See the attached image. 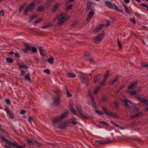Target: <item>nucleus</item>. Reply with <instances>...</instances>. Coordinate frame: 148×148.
<instances>
[{
	"label": "nucleus",
	"instance_id": "09e8293b",
	"mask_svg": "<svg viewBox=\"0 0 148 148\" xmlns=\"http://www.w3.org/2000/svg\"><path fill=\"white\" fill-rule=\"evenodd\" d=\"M100 124H103L104 125H108V123H106V122L104 121H100L99 122Z\"/></svg>",
	"mask_w": 148,
	"mask_h": 148
},
{
	"label": "nucleus",
	"instance_id": "c756f323",
	"mask_svg": "<svg viewBox=\"0 0 148 148\" xmlns=\"http://www.w3.org/2000/svg\"><path fill=\"white\" fill-rule=\"evenodd\" d=\"M123 6L124 7L125 9V12L128 14H129L130 11L129 10V8L125 5H123Z\"/></svg>",
	"mask_w": 148,
	"mask_h": 148
},
{
	"label": "nucleus",
	"instance_id": "aec40b11",
	"mask_svg": "<svg viewBox=\"0 0 148 148\" xmlns=\"http://www.w3.org/2000/svg\"><path fill=\"white\" fill-rule=\"evenodd\" d=\"M102 27L103 26L102 25H99L97 27L96 29L94 31L93 33L95 34L97 33L101 29Z\"/></svg>",
	"mask_w": 148,
	"mask_h": 148
},
{
	"label": "nucleus",
	"instance_id": "774afa93",
	"mask_svg": "<svg viewBox=\"0 0 148 148\" xmlns=\"http://www.w3.org/2000/svg\"><path fill=\"white\" fill-rule=\"evenodd\" d=\"M71 123L74 125H76L77 124V121H74L71 122Z\"/></svg>",
	"mask_w": 148,
	"mask_h": 148
},
{
	"label": "nucleus",
	"instance_id": "bb28decb",
	"mask_svg": "<svg viewBox=\"0 0 148 148\" xmlns=\"http://www.w3.org/2000/svg\"><path fill=\"white\" fill-rule=\"evenodd\" d=\"M54 123H58L59 122L61 121L60 120L59 118H56L53 119L52 120Z\"/></svg>",
	"mask_w": 148,
	"mask_h": 148
},
{
	"label": "nucleus",
	"instance_id": "ddd939ff",
	"mask_svg": "<svg viewBox=\"0 0 148 148\" xmlns=\"http://www.w3.org/2000/svg\"><path fill=\"white\" fill-rule=\"evenodd\" d=\"M4 110L8 114L10 119H14V116L13 113H12L10 112L9 108L8 107H5Z\"/></svg>",
	"mask_w": 148,
	"mask_h": 148
},
{
	"label": "nucleus",
	"instance_id": "0eeeda50",
	"mask_svg": "<svg viewBox=\"0 0 148 148\" xmlns=\"http://www.w3.org/2000/svg\"><path fill=\"white\" fill-rule=\"evenodd\" d=\"M104 35V34L103 33L98 34L94 41V42L95 43H98L103 38Z\"/></svg>",
	"mask_w": 148,
	"mask_h": 148
},
{
	"label": "nucleus",
	"instance_id": "1a4fd4ad",
	"mask_svg": "<svg viewBox=\"0 0 148 148\" xmlns=\"http://www.w3.org/2000/svg\"><path fill=\"white\" fill-rule=\"evenodd\" d=\"M53 98V106H55L58 105L60 103V100L59 96L58 95L57 96H54Z\"/></svg>",
	"mask_w": 148,
	"mask_h": 148
},
{
	"label": "nucleus",
	"instance_id": "a878e982",
	"mask_svg": "<svg viewBox=\"0 0 148 148\" xmlns=\"http://www.w3.org/2000/svg\"><path fill=\"white\" fill-rule=\"evenodd\" d=\"M29 73H28L27 75H25L24 77H25V80H27L30 82H31V79L29 76Z\"/></svg>",
	"mask_w": 148,
	"mask_h": 148
},
{
	"label": "nucleus",
	"instance_id": "412c9836",
	"mask_svg": "<svg viewBox=\"0 0 148 148\" xmlns=\"http://www.w3.org/2000/svg\"><path fill=\"white\" fill-rule=\"evenodd\" d=\"M67 76L71 78H75L76 77V75L74 73H67Z\"/></svg>",
	"mask_w": 148,
	"mask_h": 148
},
{
	"label": "nucleus",
	"instance_id": "2f4dec72",
	"mask_svg": "<svg viewBox=\"0 0 148 148\" xmlns=\"http://www.w3.org/2000/svg\"><path fill=\"white\" fill-rule=\"evenodd\" d=\"M37 10L38 11L43 12L44 11V9L43 6H40L37 8Z\"/></svg>",
	"mask_w": 148,
	"mask_h": 148
},
{
	"label": "nucleus",
	"instance_id": "ea45409f",
	"mask_svg": "<svg viewBox=\"0 0 148 148\" xmlns=\"http://www.w3.org/2000/svg\"><path fill=\"white\" fill-rule=\"evenodd\" d=\"M70 110L71 112H72L74 114H76V112L75 111V110H74L73 107L70 108Z\"/></svg>",
	"mask_w": 148,
	"mask_h": 148
},
{
	"label": "nucleus",
	"instance_id": "338daca9",
	"mask_svg": "<svg viewBox=\"0 0 148 148\" xmlns=\"http://www.w3.org/2000/svg\"><path fill=\"white\" fill-rule=\"evenodd\" d=\"M32 118L31 116H30L28 117V121L29 122H31V121H32Z\"/></svg>",
	"mask_w": 148,
	"mask_h": 148
},
{
	"label": "nucleus",
	"instance_id": "8fccbe9b",
	"mask_svg": "<svg viewBox=\"0 0 148 148\" xmlns=\"http://www.w3.org/2000/svg\"><path fill=\"white\" fill-rule=\"evenodd\" d=\"M114 105L116 108H118L119 106V103L116 101H115L114 103Z\"/></svg>",
	"mask_w": 148,
	"mask_h": 148
},
{
	"label": "nucleus",
	"instance_id": "e2e57ef3",
	"mask_svg": "<svg viewBox=\"0 0 148 148\" xmlns=\"http://www.w3.org/2000/svg\"><path fill=\"white\" fill-rule=\"evenodd\" d=\"M80 115H81L82 116V117H83V118H85L86 119H88L87 117V116L86 115H85L84 114V113H82Z\"/></svg>",
	"mask_w": 148,
	"mask_h": 148
},
{
	"label": "nucleus",
	"instance_id": "0e129e2a",
	"mask_svg": "<svg viewBox=\"0 0 148 148\" xmlns=\"http://www.w3.org/2000/svg\"><path fill=\"white\" fill-rule=\"evenodd\" d=\"M130 21L131 22L133 23L134 24L135 23H136V21L135 19L133 18H130Z\"/></svg>",
	"mask_w": 148,
	"mask_h": 148
},
{
	"label": "nucleus",
	"instance_id": "69168bd1",
	"mask_svg": "<svg viewBox=\"0 0 148 148\" xmlns=\"http://www.w3.org/2000/svg\"><path fill=\"white\" fill-rule=\"evenodd\" d=\"M67 95L68 97H71L72 95L68 91H67Z\"/></svg>",
	"mask_w": 148,
	"mask_h": 148
},
{
	"label": "nucleus",
	"instance_id": "393cba45",
	"mask_svg": "<svg viewBox=\"0 0 148 148\" xmlns=\"http://www.w3.org/2000/svg\"><path fill=\"white\" fill-rule=\"evenodd\" d=\"M54 60V59L53 57H51L48 59V61L49 64H52L53 63V61Z\"/></svg>",
	"mask_w": 148,
	"mask_h": 148
},
{
	"label": "nucleus",
	"instance_id": "f3484780",
	"mask_svg": "<svg viewBox=\"0 0 148 148\" xmlns=\"http://www.w3.org/2000/svg\"><path fill=\"white\" fill-rule=\"evenodd\" d=\"M59 5L60 4L59 3H56L53 6L51 12L53 13L55 12Z\"/></svg>",
	"mask_w": 148,
	"mask_h": 148
},
{
	"label": "nucleus",
	"instance_id": "7c9ffc66",
	"mask_svg": "<svg viewBox=\"0 0 148 148\" xmlns=\"http://www.w3.org/2000/svg\"><path fill=\"white\" fill-rule=\"evenodd\" d=\"M6 61L10 63H12L14 62L13 60L11 58H8L6 59Z\"/></svg>",
	"mask_w": 148,
	"mask_h": 148
},
{
	"label": "nucleus",
	"instance_id": "5fc2aeb1",
	"mask_svg": "<svg viewBox=\"0 0 148 148\" xmlns=\"http://www.w3.org/2000/svg\"><path fill=\"white\" fill-rule=\"evenodd\" d=\"M15 57L19 58L20 57V55L19 53L18 52H16L15 53Z\"/></svg>",
	"mask_w": 148,
	"mask_h": 148
},
{
	"label": "nucleus",
	"instance_id": "bf43d9fd",
	"mask_svg": "<svg viewBox=\"0 0 148 148\" xmlns=\"http://www.w3.org/2000/svg\"><path fill=\"white\" fill-rule=\"evenodd\" d=\"M50 26V25H44V26H43L42 27V29H44V28H48V27L49 26Z\"/></svg>",
	"mask_w": 148,
	"mask_h": 148
},
{
	"label": "nucleus",
	"instance_id": "9d476101",
	"mask_svg": "<svg viewBox=\"0 0 148 148\" xmlns=\"http://www.w3.org/2000/svg\"><path fill=\"white\" fill-rule=\"evenodd\" d=\"M86 5L87 7L86 10V11H88L90 9L91 10H92L95 8L94 5L90 2H87Z\"/></svg>",
	"mask_w": 148,
	"mask_h": 148
},
{
	"label": "nucleus",
	"instance_id": "e433bc0d",
	"mask_svg": "<svg viewBox=\"0 0 148 148\" xmlns=\"http://www.w3.org/2000/svg\"><path fill=\"white\" fill-rule=\"evenodd\" d=\"M39 50L41 56H44L45 55L44 54V53H43V50L41 47H39Z\"/></svg>",
	"mask_w": 148,
	"mask_h": 148
},
{
	"label": "nucleus",
	"instance_id": "a211bd4d",
	"mask_svg": "<svg viewBox=\"0 0 148 148\" xmlns=\"http://www.w3.org/2000/svg\"><path fill=\"white\" fill-rule=\"evenodd\" d=\"M138 81H136L130 84L128 87V89H132L133 87L136 86L138 83Z\"/></svg>",
	"mask_w": 148,
	"mask_h": 148
},
{
	"label": "nucleus",
	"instance_id": "de8ad7c7",
	"mask_svg": "<svg viewBox=\"0 0 148 148\" xmlns=\"http://www.w3.org/2000/svg\"><path fill=\"white\" fill-rule=\"evenodd\" d=\"M10 145H11L8 144V145H3V146L5 148H11Z\"/></svg>",
	"mask_w": 148,
	"mask_h": 148
},
{
	"label": "nucleus",
	"instance_id": "5701e85b",
	"mask_svg": "<svg viewBox=\"0 0 148 148\" xmlns=\"http://www.w3.org/2000/svg\"><path fill=\"white\" fill-rule=\"evenodd\" d=\"M114 9L116 11H118L122 13H123V11L122 9H119L118 8L117 6H116L115 4H114Z\"/></svg>",
	"mask_w": 148,
	"mask_h": 148
},
{
	"label": "nucleus",
	"instance_id": "6e6d98bb",
	"mask_svg": "<svg viewBox=\"0 0 148 148\" xmlns=\"http://www.w3.org/2000/svg\"><path fill=\"white\" fill-rule=\"evenodd\" d=\"M69 105L70 108L73 107V103L72 102L70 101V102H69Z\"/></svg>",
	"mask_w": 148,
	"mask_h": 148
},
{
	"label": "nucleus",
	"instance_id": "4d7b16f0",
	"mask_svg": "<svg viewBox=\"0 0 148 148\" xmlns=\"http://www.w3.org/2000/svg\"><path fill=\"white\" fill-rule=\"evenodd\" d=\"M77 110L78 111L80 115H81L83 113L82 111V110L79 108V109H77Z\"/></svg>",
	"mask_w": 148,
	"mask_h": 148
},
{
	"label": "nucleus",
	"instance_id": "f03ea898",
	"mask_svg": "<svg viewBox=\"0 0 148 148\" xmlns=\"http://www.w3.org/2000/svg\"><path fill=\"white\" fill-rule=\"evenodd\" d=\"M34 5L35 3L34 2H32L28 5L25 9L24 14L26 15L29 11H32L34 9Z\"/></svg>",
	"mask_w": 148,
	"mask_h": 148
},
{
	"label": "nucleus",
	"instance_id": "f8f14e48",
	"mask_svg": "<svg viewBox=\"0 0 148 148\" xmlns=\"http://www.w3.org/2000/svg\"><path fill=\"white\" fill-rule=\"evenodd\" d=\"M112 141L111 140H108L106 141L97 140L95 142V143L97 145H99L100 144H108L110 143H111Z\"/></svg>",
	"mask_w": 148,
	"mask_h": 148
},
{
	"label": "nucleus",
	"instance_id": "473e14b6",
	"mask_svg": "<svg viewBox=\"0 0 148 148\" xmlns=\"http://www.w3.org/2000/svg\"><path fill=\"white\" fill-rule=\"evenodd\" d=\"M101 87H98L96 88L94 91V93L95 94H97L101 89Z\"/></svg>",
	"mask_w": 148,
	"mask_h": 148
},
{
	"label": "nucleus",
	"instance_id": "72a5a7b5",
	"mask_svg": "<svg viewBox=\"0 0 148 148\" xmlns=\"http://www.w3.org/2000/svg\"><path fill=\"white\" fill-rule=\"evenodd\" d=\"M26 5V3H25L19 8V10L20 12H21V10L24 8Z\"/></svg>",
	"mask_w": 148,
	"mask_h": 148
},
{
	"label": "nucleus",
	"instance_id": "4be33fe9",
	"mask_svg": "<svg viewBox=\"0 0 148 148\" xmlns=\"http://www.w3.org/2000/svg\"><path fill=\"white\" fill-rule=\"evenodd\" d=\"M67 113L65 112L61 115L60 118H59L61 121L67 116Z\"/></svg>",
	"mask_w": 148,
	"mask_h": 148
},
{
	"label": "nucleus",
	"instance_id": "9b49d317",
	"mask_svg": "<svg viewBox=\"0 0 148 148\" xmlns=\"http://www.w3.org/2000/svg\"><path fill=\"white\" fill-rule=\"evenodd\" d=\"M84 58H86V61H89L90 63H94L95 61L90 55L89 54L87 56L84 57Z\"/></svg>",
	"mask_w": 148,
	"mask_h": 148
},
{
	"label": "nucleus",
	"instance_id": "37998d69",
	"mask_svg": "<svg viewBox=\"0 0 148 148\" xmlns=\"http://www.w3.org/2000/svg\"><path fill=\"white\" fill-rule=\"evenodd\" d=\"M5 102L7 104L10 105L11 103L10 100L9 99H6L5 100Z\"/></svg>",
	"mask_w": 148,
	"mask_h": 148
},
{
	"label": "nucleus",
	"instance_id": "603ef678",
	"mask_svg": "<svg viewBox=\"0 0 148 148\" xmlns=\"http://www.w3.org/2000/svg\"><path fill=\"white\" fill-rule=\"evenodd\" d=\"M73 5L72 4L66 7V9L68 10L71 9L73 7Z\"/></svg>",
	"mask_w": 148,
	"mask_h": 148
},
{
	"label": "nucleus",
	"instance_id": "20e7f679",
	"mask_svg": "<svg viewBox=\"0 0 148 148\" xmlns=\"http://www.w3.org/2000/svg\"><path fill=\"white\" fill-rule=\"evenodd\" d=\"M23 44L25 47L21 49L23 52L26 54L28 51H31V46L28 43L25 42Z\"/></svg>",
	"mask_w": 148,
	"mask_h": 148
},
{
	"label": "nucleus",
	"instance_id": "680f3d73",
	"mask_svg": "<svg viewBox=\"0 0 148 148\" xmlns=\"http://www.w3.org/2000/svg\"><path fill=\"white\" fill-rule=\"evenodd\" d=\"M140 5L146 8H147L148 7V5L146 4L145 3H141V4H140Z\"/></svg>",
	"mask_w": 148,
	"mask_h": 148
},
{
	"label": "nucleus",
	"instance_id": "39448f33",
	"mask_svg": "<svg viewBox=\"0 0 148 148\" xmlns=\"http://www.w3.org/2000/svg\"><path fill=\"white\" fill-rule=\"evenodd\" d=\"M66 20L65 15L64 14H61L58 16V20L59 22L58 23L59 25H62Z\"/></svg>",
	"mask_w": 148,
	"mask_h": 148
},
{
	"label": "nucleus",
	"instance_id": "b1692460",
	"mask_svg": "<svg viewBox=\"0 0 148 148\" xmlns=\"http://www.w3.org/2000/svg\"><path fill=\"white\" fill-rule=\"evenodd\" d=\"M27 142L31 145H34L35 144V141H34L32 139L27 140Z\"/></svg>",
	"mask_w": 148,
	"mask_h": 148
},
{
	"label": "nucleus",
	"instance_id": "052dcab7",
	"mask_svg": "<svg viewBox=\"0 0 148 148\" xmlns=\"http://www.w3.org/2000/svg\"><path fill=\"white\" fill-rule=\"evenodd\" d=\"M106 81V80H104V79H103L102 82L100 83L101 85V86H104Z\"/></svg>",
	"mask_w": 148,
	"mask_h": 148
},
{
	"label": "nucleus",
	"instance_id": "f704fd0d",
	"mask_svg": "<svg viewBox=\"0 0 148 148\" xmlns=\"http://www.w3.org/2000/svg\"><path fill=\"white\" fill-rule=\"evenodd\" d=\"M32 51L34 53H36L37 51V49L34 47H31V51Z\"/></svg>",
	"mask_w": 148,
	"mask_h": 148
},
{
	"label": "nucleus",
	"instance_id": "a18cd8bd",
	"mask_svg": "<svg viewBox=\"0 0 148 148\" xmlns=\"http://www.w3.org/2000/svg\"><path fill=\"white\" fill-rule=\"evenodd\" d=\"M111 122L113 125L115 126L116 127H119V125L116 124V123L114 122L113 121H111Z\"/></svg>",
	"mask_w": 148,
	"mask_h": 148
},
{
	"label": "nucleus",
	"instance_id": "c85d7f7f",
	"mask_svg": "<svg viewBox=\"0 0 148 148\" xmlns=\"http://www.w3.org/2000/svg\"><path fill=\"white\" fill-rule=\"evenodd\" d=\"M118 79V78L117 77L115 78L112 81H111L109 83V84L112 85L115 82L117 81Z\"/></svg>",
	"mask_w": 148,
	"mask_h": 148
},
{
	"label": "nucleus",
	"instance_id": "49530a36",
	"mask_svg": "<svg viewBox=\"0 0 148 148\" xmlns=\"http://www.w3.org/2000/svg\"><path fill=\"white\" fill-rule=\"evenodd\" d=\"M66 127V124H62L60 126V128L62 129H64Z\"/></svg>",
	"mask_w": 148,
	"mask_h": 148
},
{
	"label": "nucleus",
	"instance_id": "cd10ccee",
	"mask_svg": "<svg viewBox=\"0 0 148 148\" xmlns=\"http://www.w3.org/2000/svg\"><path fill=\"white\" fill-rule=\"evenodd\" d=\"M100 79L99 75H97L95 76L94 78V82L95 83L97 82Z\"/></svg>",
	"mask_w": 148,
	"mask_h": 148
},
{
	"label": "nucleus",
	"instance_id": "c03bdc74",
	"mask_svg": "<svg viewBox=\"0 0 148 148\" xmlns=\"http://www.w3.org/2000/svg\"><path fill=\"white\" fill-rule=\"evenodd\" d=\"M44 72L47 74H49L50 73V71L48 69L44 70Z\"/></svg>",
	"mask_w": 148,
	"mask_h": 148
},
{
	"label": "nucleus",
	"instance_id": "f257e3e1",
	"mask_svg": "<svg viewBox=\"0 0 148 148\" xmlns=\"http://www.w3.org/2000/svg\"><path fill=\"white\" fill-rule=\"evenodd\" d=\"M135 97L139 101L143 103L146 111H148V100L144 98L140 97L138 95H136Z\"/></svg>",
	"mask_w": 148,
	"mask_h": 148
},
{
	"label": "nucleus",
	"instance_id": "423d86ee",
	"mask_svg": "<svg viewBox=\"0 0 148 148\" xmlns=\"http://www.w3.org/2000/svg\"><path fill=\"white\" fill-rule=\"evenodd\" d=\"M79 80L83 84L85 85L88 84L89 79L87 77L83 76H80L79 77Z\"/></svg>",
	"mask_w": 148,
	"mask_h": 148
},
{
	"label": "nucleus",
	"instance_id": "6ab92c4d",
	"mask_svg": "<svg viewBox=\"0 0 148 148\" xmlns=\"http://www.w3.org/2000/svg\"><path fill=\"white\" fill-rule=\"evenodd\" d=\"M11 144V146L12 147H15V148H24L21 145H18L17 144L13 142Z\"/></svg>",
	"mask_w": 148,
	"mask_h": 148
},
{
	"label": "nucleus",
	"instance_id": "4468645a",
	"mask_svg": "<svg viewBox=\"0 0 148 148\" xmlns=\"http://www.w3.org/2000/svg\"><path fill=\"white\" fill-rule=\"evenodd\" d=\"M1 138L3 140L1 143L2 145H3L4 143V141L7 143L11 145V144H12V143H13V142H12L11 141L7 139H6L5 137L3 136H1Z\"/></svg>",
	"mask_w": 148,
	"mask_h": 148
},
{
	"label": "nucleus",
	"instance_id": "4c0bfd02",
	"mask_svg": "<svg viewBox=\"0 0 148 148\" xmlns=\"http://www.w3.org/2000/svg\"><path fill=\"white\" fill-rule=\"evenodd\" d=\"M95 112L99 115H102L103 114V112L100 110H96Z\"/></svg>",
	"mask_w": 148,
	"mask_h": 148
},
{
	"label": "nucleus",
	"instance_id": "dca6fc26",
	"mask_svg": "<svg viewBox=\"0 0 148 148\" xmlns=\"http://www.w3.org/2000/svg\"><path fill=\"white\" fill-rule=\"evenodd\" d=\"M94 14V11L93 10H90V11L89 14L88 16L87 20L88 21H89L91 19L92 17L93 16Z\"/></svg>",
	"mask_w": 148,
	"mask_h": 148
},
{
	"label": "nucleus",
	"instance_id": "c9c22d12",
	"mask_svg": "<svg viewBox=\"0 0 148 148\" xmlns=\"http://www.w3.org/2000/svg\"><path fill=\"white\" fill-rule=\"evenodd\" d=\"M128 92L131 95H135L137 93V92H136V90H134V91H129Z\"/></svg>",
	"mask_w": 148,
	"mask_h": 148
},
{
	"label": "nucleus",
	"instance_id": "2eb2a0df",
	"mask_svg": "<svg viewBox=\"0 0 148 148\" xmlns=\"http://www.w3.org/2000/svg\"><path fill=\"white\" fill-rule=\"evenodd\" d=\"M106 5L108 6L110 8L112 9L114 8V5L112 4L109 1H107L105 2Z\"/></svg>",
	"mask_w": 148,
	"mask_h": 148
},
{
	"label": "nucleus",
	"instance_id": "864d4df0",
	"mask_svg": "<svg viewBox=\"0 0 148 148\" xmlns=\"http://www.w3.org/2000/svg\"><path fill=\"white\" fill-rule=\"evenodd\" d=\"M35 145H36L38 147H40V145H41V144H39L38 142L37 141H35Z\"/></svg>",
	"mask_w": 148,
	"mask_h": 148
},
{
	"label": "nucleus",
	"instance_id": "6e6552de",
	"mask_svg": "<svg viewBox=\"0 0 148 148\" xmlns=\"http://www.w3.org/2000/svg\"><path fill=\"white\" fill-rule=\"evenodd\" d=\"M123 101L125 103V107L128 109H130L131 108L130 106L128 103H129L130 106H132V101H131L128 100L127 99H124Z\"/></svg>",
	"mask_w": 148,
	"mask_h": 148
},
{
	"label": "nucleus",
	"instance_id": "58836bf2",
	"mask_svg": "<svg viewBox=\"0 0 148 148\" xmlns=\"http://www.w3.org/2000/svg\"><path fill=\"white\" fill-rule=\"evenodd\" d=\"M117 42L119 47L120 48H122V45L121 44L120 41L119 39H117Z\"/></svg>",
	"mask_w": 148,
	"mask_h": 148
},
{
	"label": "nucleus",
	"instance_id": "7ed1b4c3",
	"mask_svg": "<svg viewBox=\"0 0 148 148\" xmlns=\"http://www.w3.org/2000/svg\"><path fill=\"white\" fill-rule=\"evenodd\" d=\"M102 110L104 113L108 116H110L111 117H114L115 118H117L118 117V115L115 113H113L112 112L109 113L104 107H102Z\"/></svg>",
	"mask_w": 148,
	"mask_h": 148
},
{
	"label": "nucleus",
	"instance_id": "13d9d810",
	"mask_svg": "<svg viewBox=\"0 0 148 148\" xmlns=\"http://www.w3.org/2000/svg\"><path fill=\"white\" fill-rule=\"evenodd\" d=\"M92 103L94 108H95L96 107V104L95 101H92Z\"/></svg>",
	"mask_w": 148,
	"mask_h": 148
},
{
	"label": "nucleus",
	"instance_id": "a19ab883",
	"mask_svg": "<svg viewBox=\"0 0 148 148\" xmlns=\"http://www.w3.org/2000/svg\"><path fill=\"white\" fill-rule=\"evenodd\" d=\"M140 113H138L136 114L135 115L131 116V118H135V117H137L138 116H139L140 115Z\"/></svg>",
	"mask_w": 148,
	"mask_h": 148
},
{
	"label": "nucleus",
	"instance_id": "3c124183",
	"mask_svg": "<svg viewBox=\"0 0 148 148\" xmlns=\"http://www.w3.org/2000/svg\"><path fill=\"white\" fill-rule=\"evenodd\" d=\"M108 76L109 75H108V74H106L104 75L103 79H104V80H106L108 77Z\"/></svg>",
	"mask_w": 148,
	"mask_h": 148
},
{
	"label": "nucleus",
	"instance_id": "79ce46f5",
	"mask_svg": "<svg viewBox=\"0 0 148 148\" xmlns=\"http://www.w3.org/2000/svg\"><path fill=\"white\" fill-rule=\"evenodd\" d=\"M36 16H37L36 15H34L32 16L29 19V21L30 22L32 21L33 20V19L34 18H36Z\"/></svg>",
	"mask_w": 148,
	"mask_h": 148
}]
</instances>
